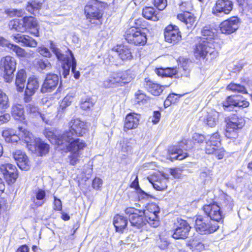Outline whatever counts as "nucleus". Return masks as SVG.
<instances>
[{"instance_id":"1","label":"nucleus","mask_w":252,"mask_h":252,"mask_svg":"<svg viewBox=\"0 0 252 252\" xmlns=\"http://www.w3.org/2000/svg\"><path fill=\"white\" fill-rule=\"evenodd\" d=\"M206 141L205 136L202 134L194 133L190 139L183 138L177 145L168 146L167 155L173 160H182L189 157L188 151L200 146Z\"/></svg>"},{"instance_id":"2","label":"nucleus","mask_w":252,"mask_h":252,"mask_svg":"<svg viewBox=\"0 0 252 252\" xmlns=\"http://www.w3.org/2000/svg\"><path fill=\"white\" fill-rule=\"evenodd\" d=\"M233 200L230 197L225 194L220 196L219 202L213 201L207 204H204L201 208L204 214L214 222H218L223 220V212H229L233 209Z\"/></svg>"},{"instance_id":"3","label":"nucleus","mask_w":252,"mask_h":252,"mask_svg":"<svg viewBox=\"0 0 252 252\" xmlns=\"http://www.w3.org/2000/svg\"><path fill=\"white\" fill-rule=\"evenodd\" d=\"M25 127L26 126L23 125L18 126L17 132L12 128H5L2 131V136L8 143L20 142L25 144L29 150H32V144L34 139V136L32 132Z\"/></svg>"},{"instance_id":"4","label":"nucleus","mask_w":252,"mask_h":252,"mask_svg":"<svg viewBox=\"0 0 252 252\" xmlns=\"http://www.w3.org/2000/svg\"><path fill=\"white\" fill-rule=\"evenodd\" d=\"M197 42L192 47V53L197 60H202L206 63H212L217 60L219 53L213 43L197 37Z\"/></svg>"},{"instance_id":"5","label":"nucleus","mask_w":252,"mask_h":252,"mask_svg":"<svg viewBox=\"0 0 252 252\" xmlns=\"http://www.w3.org/2000/svg\"><path fill=\"white\" fill-rule=\"evenodd\" d=\"M104 3L98 0H90L85 5L84 14L91 27H99L103 22Z\"/></svg>"},{"instance_id":"6","label":"nucleus","mask_w":252,"mask_h":252,"mask_svg":"<svg viewBox=\"0 0 252 252\" xmlns=\"http://www.w3.org/2000/svg\"><path fill=\"white\" fill-rule=\"evenodd\" d=\"M245 125V120L242 117L233 114L226 121L225 136L234 141L239 136V133Z\"/></svg>"},{"instance_id":"7","label":"nucleus","mask_w":252,"mask_h":252,"mask_svg":"<svg viewBox=\"0 0 252 252\" xmlns=\"http://www.w3.org/2000/svg\"><path fill=\"white\" fill-rule=\"evenodd\" d=\"M68 129L64 131L65 137L71 139L72 137H82L89 132L87 122L79 118H73L68 123Z\"/></svg>"},{"instance_id":"8","label":"nucleus","mask_w":252,"mask_h":252,"mask_svg":"<svg viewBox=\"0 0 252 252\" xmlns=\"http://www.w3.org/2000/svg\"><path fill=\"white\" fill-rule=\"evenodd\" d=\"M194 228L200 234H209L217 231L219 226L218 223L202 215L195 216Z\"/></svg>"},{"instance_id":"9","label":"nucleus","mask_w":252,"mask_h":252,"mask_svg":"<svg viewBox=\"0 0 252 252\" xmlns=\"http://www.w3.org/2000/svg\"><path fill=\"white\" fill-rule=\"evenodd\" d=\"M123 36L127 43L135 47H142L147 43L146 33L135 29L127 28Z\"/></svg>"},{"instance_id":"10","label":"nucleus","mask_w":252,"mask_h":252,"mask_svg":"<svg viewBox=\"0 0 252 252\" xmlns=\"http://www.w3.org/2000/svg\"><path fill=\"white\" fill-rule=\"evenodd\" d=\"M125 213L128 217L132 226L140 228L147 223L143 209L128 207L125 209Z\"/></svg>"},{"instance_id":"11","label":"nucleus","mask_w":252,"mask_h":252,"mask_svg":"<svg viewBox=\"0 0 252 252\" xmlns=\"http://www.w3.org/2000/svg\"><path fill=\"white\" fill-rule=\"evenodd\" d=\"M17 61L14 57L6 55L0 61V66L3 69V77L6 82H10L16 70Z\"/></svg>"},{"instance_id":"12","label":"nucleus","mask_w":252,"mask_h":252,"mask_svg":"<svg viewBox=\"0 0 252 252\" xmlns=\"http://www.w3.org/2000/svg\"><path fill=\"white\" fill-rule=\"evenodd\" d=\"M144 216L148 223L153 227H157L159 224V218L158 214L160 212V208L155 203H148L145 209H143Z\"/></svg>"},{"instance_id":"13","label":"nucleus","mask_w":252,"mask_h":252,"mask_svg":"<svg viewBox=\"0 0 252 252\" xmlns=\"http://www.w3.org/2000/svg\"><path fill=\"white\" fill-rule=\"evenodd\" d=\"M174 226L175 228L172 234V238L176 240H185L189 237L191 227L186 220L181 218L177 219Z\"/></svg>"},{"instance_id":"14","label":"nucleus","mask_w":252,"mask_h":252,"mask_svg":"<svg viewBox=\"0 0 252 252\" xmlns=\"http://www.w3.org/2000/svg\"><path fill=\"white\" fill-rule=\"evenodd\" d=\"M188 4L189 3L187 2H182L180 4V8L183 12L178 14L177 18L183 23L188 29L192 30L195 27L196 17L193 13L187 11L186 7Z\"/></svg>"},{"instance_id":"15","label":"nucleus","mask_w":252,"mask_h":252,"mask_svg":"<svg viewBox=\"0 0 252 252\" xmlns=\"http://www.w3.org/2000/svg\"><path fill=\"white\" fill-rule=\"evenodd\" d=\"M0 173L2 175L6 183L9 185L14 184L19 176L16 166L8 163L0 164Z\"/></svg>"},{"instance_id":"16","label":"nucleus","mask_w":252,"mask_h":252,"mask_svg":"<svg viewBox=\"0 0 252 252\" xmlns=\"http://www.w3.org/2000/svg\"><path fill=\"white\" fill-rule=\"evenodd\" d=\"M165 41L172 45L178 43L182 39L179 28L173 24H169L163 30Z\"/></svg>"},{"instance_id":"17","label":"nucleus","mask_w":252,"mask_h":252,"mask_svg":"<svg viewBox=\"0 0 252 252\" xmlns=\"http://www.w3.org/2000/svg\"><path fill=\"white\" fill-rule=\"evenodd\" d=\"M240 19L237 16H232L221 22L219 28L221 33L229 35L235 32L239 28Z\"/></svg>"},{"instance_id":"18","label":"nucleus","mask_w":252,"mask_h":252,"mask_svg":"<svg viewBox=\"0 0 252 252\" xmlns=\"http://www.w3.org/2000/svg\"><path fill=\"white\" fill-rule=\"evenodd\" d=\"M39 88L38 79L34 76L30 77L27 81L24 94L23 100L25 103H29L32 100V96Z\"/></svg>"},{"instance_id":"19","label":"nucleus","mask_w":252,"mask_h":252,"mask_svg":"<svg viewBox=\"0 0 252 252\" xmlns=\"http://www.w3.org/2000/svg\"><path fill=\"white\" fill-rule=\"evenodd\" d=\"M233 2L229 0H217L212 7V13L216 16L228 15L232 10Z\"/></svg>"},{"instance_id":"20","label":"nucleus","mask_w":252,"mask_h":252,"mask_svg":"<svg viewBox=\"0 0 252 252\" xmlns=\"http://www.w3.org/2000/svg\"><path fill=\"white\" fill-rule=\"evenodd\" d=\"M112 50L117 53L119 59L123 62H129L134 59L132 49L127 45L117 44Z\"/></svg>"},{"instance_id":"21","label":"nucleus","mask_w":252,"mask_h":252,"mask_svg":"<svg viewBox=\"0 0 252 252\" xmlns=\"http://www.w3.org/2000/svg\"><path fill=\"white\" fill-rule=\"evenodd\" d=\"M140 114L135 112H130L126 115L123 121V130L127 132L128 130L136 129L139 125Z\"/></svg>"},{"instance_id":"22","label":"nucleus","mask_w":252,"mask_h":252,"mask_svg":"<svg viewBox=\"0 0 252 252\" xmlns=\"http://www.w3.org/2000/svg\"><path fill=\"white\" fill-rule=\"evenodd\" d=\"M24 31L28 32L35 37L39 36V27L35 18L32 16H25L22 19Z\"/></svg>"},{"instance_id":"23","label":"nucleus","mask_w":252,"mask_h":252,"mask_svg":"<svg viewBox=\"0 0 252 252\" xmlns=\"http://www.w3.org/2000/svg\"><path fill=\"white\" fill-rule=\"evenodd\" d=\"M59 78L57 75L53 73H49L41 86L40 91L42 93L51 92L57 87L59 83Z\"/></svg>"},{"instance_id":"24","label":"nucleus","mask_w":252,"mask_h":252,"mask_svg":"<svg viewBox=\"0 0 252 252\" xmlns=\"http://www.w3.org/2000/svg\"><path fill=\"white\" fill-rule=\"evenodd\" d=\"M11 115L16 121L26 126H28V121L26 119L25 110L22 104L15 103L12 105L11 109Z\"/></svg>"},{"instance_id":"25","label":"nucleus","mask_w":252,"mask_h":252,"mask_svg":"<svg viewBox=\"0 0 252 252\" xmlns=\"http://www.w3.org/2000/svg\"><path fill=\"white\" fill-rule=\"evenodd\" d=\"M66 138L68 143L67 149L69 152L81 153L82 151L87 147L86 141L79 137H72L71 139Z\"/></svg>"},{"instance_id":"26","label":"nucleus","mask_w":252,"mask_h":252,"mask_svg":"<svg viewBox=\"0 0 252 252\" xmlns=\"http://www.w3.org/2000/svg\"><path fill=\"white\" fill-rule=\"evenodd\" d=\"M13 156L18 166L21 169L28 170L30 169V161L25 152L21 150H16L13 153Z\"/></svg>"},{"instance_id":"27","label":"nucleus","mask_w":252,"mask_h":252,"mask_svg":"<svg viewBox=\"0 0 252 252\" xmlns=\"http://www.w3.org/2000/svg\"><path fill=\"white\" fill-rule=\"evenodd\" d=\"M190 69L188 61L183 60L179 61L177 67H175V78L177 79L189 77Z\"/></svg>"},{"instance_id":"28","label":"nucleus","mask_w":252,"mask_h":252,"mask_svg":"<svg viewBox=\"0 0 252 252\" xmlns=\"http://www.w3.org/2000/svg\"><path fill=\"white\" fill-rule=\"evenodd\" d=\"M105 88L123 86L119 71L112 72L109 77L103 82Z\"/></svg>"},{"instance_id":"29","label":"nucleus","mask_w":252,"mask_h":252,"mask_svg":"<svg viewBox=\"0 0 252 252\" xmlns=\"http://www.w3.org/2000/svg\"><path fill=\"white\" fill-rule=\"evenodd\" d=\"M58 58L60 60L64 62L68 66H71V71L74 73V77L75 79H78L80 76V73L78 71H76V63L73 54L70 53L69 56L64 57V55L61 54L58 56Z\"/></svg>"},{"instance_id":"30","label":"nucleus","mask_w":252,"mask_h":252,"mask_svg":"<svg viewBox=\"0 0 252 252\" xmlns=\"http://www.w3.org/2000/svg\"><path fill=\"white\" fill-rule=\"evenodd\" d=\"M46 193L44 189H38L34 192V195L32 197L31 200L35 208L41 207L46 200Z\"/></svg>"},{"instance_id":"31","label":"nucleus","mask_w":252,"mask_h":252,"mask_svg":"<svg viewBox=\"0 0 252 252\" xmlns=\"http://www.w3.org/2000/svg\"><path fill=\"white\" fill-rule=\"evenodd\" d=\"M27 74L24 69H21L18 70L16 74L15 84L18 92L21 93L23 91L26 80Z\"/></svg>"},{"instance_id":"32","label":"nucleus","mask_w":252,"mask_h":252,"mask_svg":"<svg viewBox=\"0 0 252 252\" xmlns=\"http://www.w3.org/2000/svg\"><path fill=\"white\" fill-rule=\"evenodd\" d=\"M145 88L147 90L155 96H158L162 92L163 89L161 85L150 80L148 78L145 79Z\"/></svg>"},{"instance_id":"33","label":"nucleus","mask_w":252,"mask_h":252,"mask_svg":"<svg viewBox=\"0 0 252 252\" xmlns=\"http://www.w3.org/2000/svg\"><path fill=\"white\" fill-rule=\"evenodd\" d=\"M142 16L146 19L154 22L159 20V15L158 11L152 6H145L142 11Z\"/></svg>"},{"instance_id":"34","label":"nucleus","mask_w":252,"mask_h":252,"mask_svg":"<svg viewBox=\"0 0 252 252\" xmlns=\"http://www.w3.org/2000/svg\"><path fill=\"white\" fill-rule=\"evenodd\" d=\"M113 224L116 232L123 233L127 226V220L122 215L116 214L114 217Z\"/></svg>"},{"instance_id":"35","label":"nucleus","mask_w":252,"mask_h":252,"mask_svg":"<svg viewBox=\"0 0 252 252\" xmlns=\"http://www.w3.org/2000/svg\"><path fill=\"white\" fill-rule=\"evenodd\" d=\"M187 246L193 252H201L205 250L208 247L205 244L202 243L195 238L189 240L187 243Z\"/></svg>"},{"instance_id":"36","label":"nucleus","mask_w":252,"mask_h":252,"mask_svg":"<svg viewBox=\"0 0 252 252\" xmlns=\"http://www.w3.org/2000/svg\"><path fill=\"white\" fill-rule=\"evenodd\" d=\"M201 34L202 35V37H201L202 39L210 41L214 44L216 34L213 32V28L210 26H204L201 29Z\"/></svg>"},{"instance_id":"37","label":"nucleus","mask_w":252,"mask_h":252,"mask_svg":"<svg viewBox=\"0 0 252 252\" xmlns=\"http://www.w3.org/2000/svg\"><path fill=\"white\" fill-rule=\"evenodd\" d=\"M5 46L9 50L14 52L19 59L27 58L29 57L28 54L26 50L16 44L7 43L5 44Z\"/></svg>"},{"instance_id":"38","label":"nucleus","mask_w":252,"mask_h":252,"mask_svg":"<svg viewBox=\"0 0 252 252\" xmlns=\"http://www.w3.org/2000/svg\"><path fill=\"white\" fill-rule=\"evenodd\" d=\"M50 149L49 145L37 138L35 141V150L38 153L39 156H43L48 153Z\"/></svg>"},{"instance_id":"39","label":"nucleus","mask_w":252,"mask_h":252,"mask_svg":"<svg viewBox=\"0 0 252 252\" xmlns=\"http://www.w3.org/2000/svg\"><path fill=\"white\" fill-rule=\"evenodd\" d=\"M123 86L130 83L135 77L133 71L130 69L119 70Z\"/></svg>"},{"instance_id":"40","label":"nucleus","mask_w":252,"mask_h":252,"mask_svg":"<svg viewBox=\"0 0 252 252\" xmlns=\"http://www.w3.org/2000/svg\"><path fill=\"white\" fill-rule=\"evenodd\" d=\"M149 182L152 184L153 187L157 190H163L167 189V180L163 177H160L156 179H149Z\"/></svg>"},{"instance_id":"41","label":"nucleus","mask_w":252,"mask_h":252,"mask_svg":"<svg viewBox=\"0 0 252 252\" xmlns=\"http://www.w3.org/2000/svg\"><path fill=\"white\" fill-rule=\"evenodd\" d=\"M240 95L236 94H231L227 96L224 100H223L221 103V106L223 107L224 110H226L228 108H234L236 107V101L237 98Z\"/></svg>"},{"instance_id":"42","label":"nucleus","mask_w":252,"mask_h":252,"mask_svg":"<svg viewBox=\"0 0 252 252\" xmlns=\"http://www.w3.org/2000/svg\"><path fill=\"white\" fill-rule=\"evenodd\" d=\"M189 93H186L183 94H177L175 93H170L168 94L166 99L164 102V106L165 107H167L172 104H175L177 103L181 97L184 96L185 94H188Z\"/></svg>"},{"instance_id":"43","label":"nucleus","mask_w":252,"mask_h":252,"mask_svg":"<svg viewBox=\"0 0 252 252\" xmlns=\"http://www.w3.org/2000/svg\"><path fill=\"white\" fill-rule=\"evenodd\" d=\"M73 97L70 95H66L60 102L57 109L58 114H62L66 108L70 106L72 102Z\"/></svg>"},{"instance_id":"44","label":"nucleus","mask_w":252,"mask_h":252,"mask_svg":"<svg viewBox=\"0 0 252 252\" xmlns=\"http://www.w3.org/2000/svg\"><path fill=\"white\" fill-rule=\"evenodd\" d=\"M150 97L141 90H138L134 94L135 104L143 105L149 102Z\"/></svg>"},{"instance_id":"45","label":"nucleus","mask_w":252,"mask_h":252,"mask_svg":"<svg viewBox=\"0 0 252 252\" xmlns=\"http://www.w3.org/2000/svg\"><path fill=\"white\" fill-rule=\"evenodd\" d=\"M156 72L158 76L172 78L175 77V67H160L156 69Z\"/></svg>"},{"instance_id":"46","label":"nucleus","mask_w":252,"mask_h":252,"mask_svg":"<svg viewBox=\"0 0 252 252\" xmlns=\"http://www.w3.org/2000/svg\"><path fill=\"white\" fill-rule=\"evenodd\" d=\"M226 90L233 93H241L243 94H247L248 91L246 88L240 84L234 82L229 83L226 88Z\"/></svg>"},{"instance_id":"47","label":"nucleus","mask_w":252,"mask_h":252,"mask_svg":"<svg viewBox=\"0 0 252 252\" xmlns=\"http://www.w3.org/2000/svg\"><path fill=\"white\" fill-rule=\"evenodd\" d=\"M149 23L145 20L142 18H139L135 19L134 21L133 26H132L128 28L135 29L137 30L143 31V30H147L149 26Z\"/></svg>"},{"instance_id":"48","label":"nucleus","mask_w":252,"mask_h":252,"mask_svg":"<svg viewBox=\"0 0 252 252\" xmlns=\"http://www.w3.org/2000/svg\"><path fill=\"white\" fill-rule=\"evenodd\" d=\"M206 142L215 146H220L221 145V139L220 134L218 132H215L209 136V138L206 140Z\"/></svg>"},{"instance_id":"49","label":"nucleus","mask_w":252,"mask_h":252,"mask_svg":"<svg viewBox=\"0 0 252 252\" xmlns=\"http://www.w3.org/2000/svg\"><path fill=\"white\" fill-rule=\"evenodd\" d=\"M94 104L92 98L87 97L82 98L80 103V107L82 110L87 111L90 110L94 106Z\"/></svg>"},{"instance_id":"50","label":"nucleus","mask_w":252,"mask_h":252,"mask_svg":"<svg viewBox=\"0 0 252 252\" xmlns=\"http://www.w3.org/2000/svg\"><path fill=\"white\" fill-rule=\"evenodd\" d=\"M9 107L8 96L0 89V109L5 110Z\"/></svg>"},{"instance_id":"51","label":"nucleus","mask_w":252,"mask_h":252,"mask_svg":"<svg viewBox=\"0 0 252 252\" xmlns=\"http://www.w3.org/2000/svg\"><path fill=\"white\" fill-rule=\"evenodd\" d=\"M65 142L67 143V140L65 137L64 131L62 134L56 135L51 143L58 147L63 145Z\"/></svg>"},{"instance_id":"52","label":"nucleus","mask_w":252,"mask_h":252,"mask_svg":"<svg viewBox=\"0 0 252 252\" xmlns=\"http://www.w3.org/2000/svg\"><path fill=\"white\" fill-rule=\"evenodd\" d=\"M10 23L11 29H13L15 31L21 32H25L24 23L23 22L22 23L19 19H13L11 21Z\"/></svg>"},{"instance_id":"53","label":"nucleus","mask_w":252,"mask_h":252,"mask_svg":"<svg viewBox=\"0 0 252 252\" xmlns=\"http://www.w3.org/2000/svg\"><path fill=\"white\" fill-rule=\"evenodd\" d=\"M226 154V150L221 145L218 147L213 153H211L210 155H213L217 159L220 160L224 158Z\"/></svg>"},{"instance_id":"54","label":"nucleus","mask_w":252,"mask_h":252,"mask_svg":"<svg viewBox=\"0 0 252 252\" xmlns=\"http://www.w3.org/2000/svg\"><path fill=\"white\" fill-rule=\"evenodd\" d=\"M42 2L36 0H33L27 3L26 7L29 11H33L35 10L40 9L42 7Z\"/></svg>"},{"instance_id":"55","label":"nucleus","mask_w":252,"mask_h":252,"mask_svg":"<svg viewBox=\"0 0 252 252\" xmlns=\"http://www.w3.org/2000/svg\"><path fill=\"white\" fill-rule=\"evenodd\" d=\"M22 44L26 47H35L37 45V42L32 37L25 35Z\"/></svg>"},{"instance_id":"56","label":"nucleus","mask_w":252,"mask_h":252,"mask_svg":"<svg viewBox=\"0 0 252 252\" xmlns=\"http://www.w3.org/2000/svg\"><path fill=\"white\" fill-rule=\"evenodd\" d=\"M217 119L215 115L211 113H208L204 119V123L210 127L214 126L217 123Z\"/></svg>"},{"instance_id":"57","label":"nucleus","mask_w":252,"mask_h":252,"mask_svg":"<svg viewBox=\"0 0 252 252\" xmlns=\"http://www.w3.org/2000/svg\"><path fill=\"white\" fill-rule=\"evenodd\" d=\"M158 247L161 250H164L168 248L170 243L164 236L160 234L159 239L157 240Z\"/></svg>"},{"instance_id":"58","label":"nucleus","mask_w":252,"mask_h":252,"mask_svg":"<svg viewBox=\"0 0 252 252\" xmlns=\"http://www.w3.org/2000/svg\"><path fill=\"white\" fill-rule=\"evenodd\" d=\"M71 153L68 156L69 163L71 165H75L79 161V158L81 153L71 152Z\"/></svg>"},{"instance_id":"59","label":"nucleus","mask_w":252,"mask_h":252,"mask_svg":"<svg viewBox=\"0 0 252 252\" xmlns=\"http://www.w3.org/2000/svg\"><path fill=\"white\" fill-rule=\"evenodd\" d=\"M241 99L237 98L236 101V107H239L240 108L244 109L248 107L250 105V102L247 98H244L242 96H239Z\"/></svg>"},{"instance_id":"60","label":"nucleus","mask_w":252,"mask_h":252,"mask_svg":"<svg viewBox=\"0 0 252 252\" xmlns=\"http://www.w3.org/2000/svg\"><path fill=\"white\" fill-rule=\"evenodd\" d=\"M53 209L55 211L62 212L63 210L62 202L60 199L53 195Z\"/></svg>"},{"instance_id":"61","label":"nucleus","mask_w":252,"mask_h":252,"mask_svg":"<svg viewBox=\"0 0 252 252\" xmlns=\"http://www.w3.org/2000/svg\"><path fill=\"white\" fill-rule=\"evenodd\" d=\"M27 112L33 115H41V113L39 112V109L38 107L33 104H29L27 106Z\"/></svg>"},{"instance_id":"62","label":"nucleus","mask_w":252,"mask_h":252,"mask_svg":"<svg viewBox=\"0 0 252 252\" xmlns=\"http://www.w3.org/2000/svg\"><path fill=\"white\" fill-rule=\"evenodd\" d=\"M153 4L159 10H162L167 6V0H154Z\"/></svg>"},{"instance_id":"63","label":"nucleus","mask_w":252,"mask_h":252,"mask_svg":"<svg viewBox=\"0 0 252 252\" xmlns=\"http://www.w3.org/2000/svg\"><path fill=\"white\" fill-rule=\"evenodd\" d=\"M43 134L51 143L56 135L50 127L45 128L43 130Z\"/></svg>"},{"instance_id":"64","label":"nucleus","mask_w":252,"mask_h":252,"mask_svg":"<svg viewBox=\"0 0 252 252\" xmlns=\"http://www.w3.org/2000/svg\"><path fill=\"white\" fill-rule=\"evenodd\" d=\"M218 146H215L213 144H211L208 142L205 141V145L204 146V152L207 155H211V153H213L215 151V150L218 148Z\"/></svg>"}]
</instances>
